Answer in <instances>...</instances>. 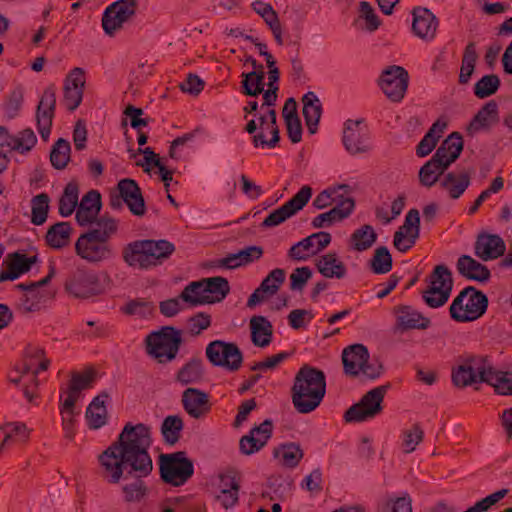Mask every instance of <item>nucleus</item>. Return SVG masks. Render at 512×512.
Returning a JSON list of instances; mask_svg holds the SVG:
<instances>
[{
  "label": "nucleus",
  "mask_w": 512,
  "mask_h": 512,
  "mask_svg": "<svg viewBox=\"0 0 512 512\" xmlns=\"http://www.w3.org/2000/svg\"><path fill=\"white\" fill-rule=\"evenodd\" d=\"M180 299L190 306L209 304V296L204 291L203 280L189 283L181 292Z\"/></svg>",
  "instance_id": "obj_48"
},
{
  "label": "nucleus",
  "mask_w": 512,
  "mask_h": 512,
  "mask_svg": "<svg viewBox=\"0 0 512 512\" xmlns=\"http://www.w3.org/2000/svg\"><path fill=\"white\" fill-rule=\"evenodd\" d=\"M318 271L326 278L342 279L347 274L345 264L335 252L321 256L316 263Z\"/></svg>",
  "instance_id": "obj_38"
},
{
  "label": "nucleus",
  "mask_w": 512,
  "mask_h": 512,
  "mask_svg": "<svg viewBox=\"0 0 512 512\" xmlns=\"http://www.w3.org/2000/svg\"><path fill=\"white\" fill-rule=\"evenodd\" d=\"M389 389V384L377 386L365 393L360 401L349 407L344 413L347 423H360L371 420L381 414L383 400Z\"/></svg>",
  "instance_id": "obj_7"
},
{
  "label": "nucleus",
  "mask_w": 512,
  "mask_h": 512,
  "mask_svg": "<svg viewBox=\"0 0 512 512\" xmlns=\"http://www.w3.org/2000/svg\"><path fill=\"white\" fill-rule=\"evenodd\" d=\"M38 261L36 255L27 257L20 252H13L6 256L2 263V271L0 272V282L13 281L22 274L30 271L33 264Z\"/></svg>",
  "instance_id": "obj_21"
},
{
  "label": "nucleus",
  "mask_w": 512,
  "mask_h": 512,
  "mask_svg": "<svg viewBox=\"0 0 512 512\" xmlns=\"http://www.w3.org/2000/svg\"><path fill=\"white\" fill-rule=\"evenodd\" d=\"M488 298L472 286L464 288L450 305L451 318L457 322L474 321L487 310Z\"/></svg>",
  "instance_id": "obj_5"
},
{
  "label": "nucleus",
  "mask_w": 512,
  "mask_h": 512,
  "mask_svg": "<svg viewBox=\"0 0 512 512\" xmlns=\"http://www.w3.org/2000/svg\"><path fill=\"white\" fill-rule=\"evenodd\" d=\"M78 186L70 182L66 185L64 192L59 200V213L63 217L70 216L78 204Z\"/></svg>",
  "instance_id": "obj_56"
},
{
  "label": "nucleus",
  "mask_w": 512,
  "mask_h": 512,
  "mask_svg": "<svg viewBox=\"0 0 512 512\" xmlns=\"http://www.w3.org/2000/svg\"><path fill=\"white\" fill-rule=\"evenodd\" d=\"M243 80L241 82V91L247 96H257L264 90V70L259 65V71H251L242 73Z\"/></svg>",
  "instance_id": "obj_47"
},
{
  "label": "nucleus",
  "mask_w": 512,
  "mask_h": 512,
  "mask_svg": "<svg viewBox=\"0 0 512 512\" xmlns=\"http://www.w3.org/2000/svg\"><path fill=\"white\" fill-rule=\"evenodd\" d=\"M175 246L167 240H136L122 250L123 261L132 268L148 270L170 258Z\"/></svg>",
  "instance_id": "obj_3"
},
{
  "label": "nucleus",
  "mask_w": 512,
  "mask_h": 512,
  "mask_svg": "<svg viewBox=\"0 0 512 512\" xmlns=\"http://www.w3.org/2000/svg\"><path fill=\"white\" fill-rule=\"evenodd\" d=\"M461 360L469 373L476 375V381L483 383L482 379H484L486 374L490 371V365L492 363L489 358L482 355H471Z\"/></svg>",
  "instance_id": "obj_51"
},
{
  "label": "nucleus",
  "mask_w": 512,
  "mask_h": 512,
  "mask_svg": "<svg viewBox=\"0 0 512 512\" xmlns=\"http://www.w3.org/2000/svg\"><path fill=\"white\" fill-rule=\"evenodd\" d=\"M181 402L184 410L195 419L201 418L210 410L208 394L196 388L184 390Z\"/></svg>",
  "instance_id": "obj_28"
},
{
  "label": "nucleus",
  "mask_w": 512,
  "mask_h": 512,
  "mask_svg": "<svg viewBox=\"0 0 512 512\" xmlns=\"http://www.w3.org/2000/svg\"><path fill=\"white\" fill-rule=\"evenodd\" d=\"M128 152L130 154V158L132 159H135L139 154L144 155L143 160L136 161V165L142 167L145 172H150L152 166H155L159 169L163 165L159 155L156 154L150 147H146L144 149L138 148L137 151L129 149Z\"/></svg>",
  "instance_id": "obj_63"
},
{
  "label": "nucleus",
  "mask_w": 512,
  "mask_h": 512,
  "mask_svg": "<svg viewBox=\"0 0 512 512\" xmlns=\"http://www.w3.org/2000/svg\"><path fill=\"white\" fill-rule=\"evenodd\" d=\"M344 372L350 376L362 374L366 378L376 379L383 372L382 364L377 360H370L368 349L363 344H353L342 352Z\"/></svg>",
  "instance_id": "obj_6"
},
{
  "label": "nucleus",
  "mask_w": 512,
  "mask_h": 512,
  "mask_svg": "<svg viewBox=\"0 0 512 512\" xmlns=\"http://www.w3.org/2000/svg\"><path fill=\"white\" fill-rule=\"evenodd\" d=\"M94 223L95 226L88 231L97 236L109 240L113 235L117 233L118 221L106 214L97 218Z\"/></svg>",
  "instance_id": "obj_61"
},
{
  "label": "nucleus",
  "mask_w": 512,
  "mask_h": 512,
  "mask_svg": "<svg viewBox=\"0 0 512 512\" xmlns=\"http://www.w3.org/2000/svg\"><path fill=\"white\" fill-rule=\"evenodd\" d=\"M412 31L415 36L425 42H430L436 37L438 29L437 17L427 8L417 7L412 12Z\"/></svg>",
  "instance_id": "obj_22"
},
{
  "label": "nucleus",
  "mask_w": 512,
  "mask_h": 512,
  "mask_svg": "<svg viewBox=\"0 0 512 512\" xmlns=\"http://www.w3.org/2000/svg\"><path fill=\"white\" fill-rule=\"evenodd\" d=\"M396 317L395 330L404 332L412 329H426L430 326V320L411 306H398L394 309Z\"/></svg>",
  "instance_id": "obj_27"
},
{
  "label": "nucleus",
  "mask_w": 512,
  "mask_h": 512,
  "mask_svg": "<svg viewBox=\"0 0 512 512\" xmlns=\"http://www.w3.org/2000/svg\"><path fill=\"white\" fill-rule=\"evenodd\" d=\"M267 120L269 123H267V129L270 130L272 134V138L267 141L265 139V136L263 133H258L253 137V143L255 146L261 145H267L269 147H275L276 144L279 142V129L276 124V111L274 109H269L267 112Z\"/></svg>",
  "instance_id": "obj_62"
},
{
  "label": "nucleus",
  "mask_w": 512,
  "mask_h": 512,
  "mask_svg": "<svg viewBox=\"0 0 512 512\" xmlns=\"http://www.w3.org/2000/svg\"><path fill=\"white\" fill-rule=\"evenodd\" d=\"M49 201V196L46 193L38 194L32 198L31 222L34 225H42L45 223L49 210Z\"/></svg>",
  "instance_id": "obj_58"
},
{
  "label": "nucleus",
  "mask_w": 512,
  "mask_h": 512,
  "mask_svg": "<svg viewBox=\"0 0 512 512\" xmlns=\"http://www.w3.org/2000/svg\"><path fill=\"white\" fill-rule=\"evenodd\" d=\"M95 379V372L92 369L86 370L83 373H72L67 396L64 400H71L76 403L80 398V393L91 387Z\"/></svg>",
  "instance_id": "obj_42"
},
{
  "label": "nucleus",
  "mask_w": 512,
  "mask_h": 512,
  "mask_svg": "<svg viewBox=\"0 0 512 512\" xmlns=\"http://www.w3.org/2000/svg\"><path fill=\"white\" fill-rule=\"evenodd\" d=\"M331 242L328 232H317L294 244L288 252L289 257L297 261H305L325 249Z\"/></svg>",
  "instance_id": "obj_19"
},
{
  "label": "nucleus",
  "mask_w": 512,
  "mask_h": 512,
  "mask_svg": "<svg viewBox=\"0 0 512 512\" xmlns=\"http://www.w3.org/2000/svg\"><path fill=\"white\" fill-rule=\"evenodd\" d=\"M108 398V393L102 392L87 407L85 417L89 428L99 429L106 424L108 412L105 402Z\"/></svg>",
  "instance_id": "obj_36"
},
{
  "label": "nucleus",
  "mask_w": 512,
  "mask_h": 512,
  "mask_svg": "<svg viewBox=\"0 0 512 512\" xmlns=\"http://www.w3.org/2000/svg\"><path fill=\"white\" fill-rule=\"evenodd\" d=\"M274 456L279 459L281 465L294 468L303 458V451L296 443H286L274 450Z\"/></svg>",
  "instance_id": "obj_46"
},
{
  "label": "nucleus",
  "mask_w": 512,
  "mask_h": 512,
  "mask_svg": "<svg viewBox=\"0 0 512 512\" xmlns=\"http://www.w3.org/2000/svg\"><path fill=\"white\" fill-rule=\"evenodd\" d=\"M428 286L452 292L453 278L449 268L445 265H437L429 275Z\"/></svg>",
  "instance_id": "obj_54"
},
{
  "label": "nucleus",
  "mask_w": 512,
  "mask_h": 512,
  "mask_svg": "<svg viewBox=\"0 0 512 512\" xmlns=\"http://www.w3.org/2000/svg\"><path fill=\"white\" fill-rule=\"evenodd\" d=\"M150 428L139 423H127L118 440L99 455L101 476L111 484H117L123 470L137 477H146L153 469L152 459L148 453L151 446Z\"/></svg>",
  "instance_id": "obj_1"
},
{
  "label": "nucleus",
  "mask_w": 512,
  "mask_h": 512,
  "mask_svg": "<svg viewBox=\"0 0 512 512\" xmlns=\"http://www.w3.org/2000/svg\"><path fill=\"white\" fill-rule=\"evenodd\" d=\"M71 146L70 143L59 138L52 146L50 152V161L55 169H64L70 160Z\"/></svg>",
  "instance_id": "obj_53"
},
{
  "label": "nucleus",
  "mask_w": 512,
  "mask_h": 512,
  "mask_svg": "<svg viewBox=\"0 0 512 512\" xmlns=\"http://www.w3.org/2000/svg\"><path fill=\"white\" fill-rule=\"evenodd\" d=\"M203 374L202 360L192 358L177 372L176 380L182 385L196 384L202 380Z\"/></svg>",
  "instance_id": "obj_45"
},
{
  "label": "nucleus",
  "mask_w": 512,
  "mask_h": 512,
  "mask_svg": "<svg viewBox=\"0 0 512 512\" xmlns=\"http://www.w3.org/2000/svg\"><path fill=\"white\" fill-rule=\"evenodd\" d=\"M498 105L494 100H490L477 112L469 124L468 130L476 133L480 130L489 129L498 122Z\"/></svg>",
  "instance_id": "obj_35"
},
{
  "label": "nucleus",
  "mask_w": 512,
  "mask_h": 512,
  "mask_svg": "<svg viewBox=\"0 0 512 512\" xmlns=\"http://www.w3.org/2000/svg\"><path fill=\"white\" fill-rule=\"evenodd\" d=\"M251 341L257 347H267L273 338V326L264 316H253L249 322Z\"/></svg>",
  "instance_id": "obj_34"
},
{
  "label": "nucleus",
  "mask_w": 512,
  "mask_h": 512,
  "mask_svg": "<svg viewBox=\"0 0 512 512\" xmlns=\"http://www.w3.org/2000/svg\"><path fill=\"white\" fill-rule=\"evenodd\" d=\"M117 191L133 215L141 217L145 214V201L135 180L129 178L120 180Z\"/></svg>",
  "instance_id": "obj_24"
},
{
  "label": "nucleus",
  "mask_w": 512,
  "mask_h": 512,
  "mask_svg": "<svg viewBox=\"0 0 512 512\" xmlns=\"http://www.w3.org/2000/svg\"><path fill=\"white\" fill-rule=\"evenodd\" d=\"M408 82V72L401 66L392 65L382 71L379 86L392 102H400L405 96Z\"/></svg>",
  "instance_id": "obj_13"
},
{
  "label": "nucleus",
  "mask_w": 512,
  "mask_h": 512,
  "mask_svg": "<svg viewBox=\"0 0 512 512\" xmlns=\"http://www.w3.org/2000/svg\"><path fill=\"white\" fill-rule=\"evenodd\" d=\"M159 466L162 480L173 486L185 484L194 473L193 462L182 451L160 455Z\"/></svg>",
  "instance_id": "obj_8"
},
{
  "label": "nucleus",
  "mask_w": 512,
  "mask_h": 512,
  "mask_svg": "<svg viewBox=\"0 0 512 512\" xmlns=\"http://www.w3.org/2000/svg\"><path fill=\"white\" fill-rule=\"evenodd\" d=\"M85 82V72L80 67L73 68L66 76L63 103L68 110L73 111L81 104Z\"/></svg>",
  "instance_id": "obj_20"
},
{
  "label": "nucleus",
  "mask_w": 512,
  "mask_h": 512,
  "mask_svg": "<svg viewBox=\"0 0 512 512\" xmlns=\"http://www.w3.org/2000/svg\"><path fill=\"white\" fill-rule=\"evenodd\" d=\"M483 383L491 385L495 392L500 395L512 394V375L509 372H504L495 369L493 364L490 365V371L482 379Z\"/></svg>",
  "instance_id": "obj_43"
},
{
  "label": "nucleus",
  "mask_w": 512,
  "mask_h": 512,
  "mask_svg": "<svg viewBox=\"0 0 512 512\" xmlns=\"http://www.w3.org/2000/svg\"><path fill=\"white\" fill-rule=\"evenodd\" d=\"M462 149V136L458 132H453L441 143L433 158L448 168L459 157Z\"/></svg>",
  "instance_id": "obj_32"
},
{
  "label": "nucleus",
  "mask_w": 512,
  "mask_h": 512,
  "mask_svg": "<svg viewBox=\"0 0 512 512\" xmlns=\"http://www.w3.org/2000/svg\"><path fill=\"white\" fill-rule=\"evenodd\" d=\"M16 371L18 373H20L21 375L16 376V377H14L12 375L9 376L10 381L15 384H18L24 375L28 374L29 372L32 373L31 384L26 385L23 390L26 399L32 403L34 401V399L37 397V395L35 393V389L38 385L37 380H36V375L39 373V371H42L41 369H39V360H36L33 358H31V359L25 358L24 362L20 366L16 367Z\"/></svg>",
  "instance_id": "obj_37"
},
{
  "label": "nucleus",
  "mask_w": 512,
  "mask_h": 512,
  "mask_svg": "<svg viewBox=\"0 0 512 512\" xmlns=\"http://www.w3.org/2000/svg\"><path fill=\"white\" fill-rule=\"evenodd\" d=\"M0 431L4 434V443H9L14 438L26 441L30 434L26 425L20 422L5 423L0 426Z\"/></svg>",
  "instance_id": "obj_64"
},
{
  "label": "nucleus",
  "mask_w": 512,
  "mask_h": 512,
  "mask_svg": "<svg viewBox=\"0 0 512 512\" xmlns=\"http://www.w3.org/2000/svg\"><path fill=\"white\" fill-rule=\"evenodd\" d=\"M37 143V138L32 129H24L18 136L10 135L7 148L19 153H26L30 151Z\"/></svg>",
  "instance_id": "obj_55"
},
{
  "label": "nucleus",
  "mask_w": 512,
  "mask_h": 512,
  "mask_svg": "<svg viewBox=\"0 0 512 512\" xmlns=\"http://www.w3.org/2000/svg\"><path fill=\"white\" fill-rule=\"evenodd\" d=\"M477 61V53L475 49L474 43H469L464 51L462 57V64L460 68L459 74V83L467 84L470 81V78L474 72L475 64Z\"/></svg>",
  "instance_id": "obj_57"
},
{
  "label": "nucleus",
  "mask_w": 512,
  "mask_h": 512,
  "mask_svg": "<svg viewBox=\"0 0 512 512\" xmlns=\"http://www.w3.org/2000/svg\"><path fill=\"white\" fill-rule=\"evenodd\" d=\"M312 196V188L304 185L301 189L285 204L272 211L262 222L261 226L271 228L278 226L287 219L294 216L309 202Z\"/></svg>",
  "instance_id": "obj_12"
},
{
  "label": "nucleus",
  "mask_w": 512,
  "mask_h": 512,
  "mask_svg": "<svg viewBox=\"0 0 512 512\" xmlns=\"http://www.w3.org/2000/svg\"><path fill=\"white\" fill-rule=\"evenodd\" d=\"M370 268L375 274H385L392 269V257L387 247H378L370 260Z\"/></svg>",
  "instance_id": "obj_60"
},
{
  "label": "nucleus",
  "mask_w": 512,
  "mask_h": 512,
  "mask_svg": "<svg viewBox=\"0 0 512 512\" xmlns=\"http://www.w3.org/2000/svg\"><path fill=\"white\" fill-rule=\"evenodd\" d=\"M355 207L354 200L350 197L341 199L332 209L317 215L312 220L313 228H322L332 225L337 221L347 218Z\"/></svg>",
  "instance_id": "obj_30"
},
{
  "label": "nucleus",
  "mask_w": 512,
  "mask_h": 512,
  "mask_svg": "<svg viewBox=\"0 0 512 512\" xmlns=\"http://www.w3.org/2000/svg\"><path fill=\"white\" fill-rule=\"evenodd\" d=\"M446 169L444 164L432 157L419 171L420 183L426 187L433 186Z\"/></svg>",
  "instance_id": "obj_50"
},
{
  "label": "nucleus",
  "mask_w": 512,
  "mask_h": 512,
  "mask_svg": "<svg viewBox=\"0 0 512 512\" xmlns=\"http://www.w3.org/2000/svg\"><path fill=\"white\" fill-rule=\"evenodd\" d=\"M285 280V271L280 268L273 269L261 282L260 286L249 296L248 307H253L263 302L266 296L277 293Z\"/></svg>",
  "instance_id": "obj_26"
},
{
  "label": "nucleus",
  "mask_w": 512,
  "mask_h": 512,
  "mask_svg": "<svg viewBox=\"0 0 512 512\" xmlns=\"http://www.w3.org/2000/svg\"><path fill=\"white\" fill-rule=\"evenodd\" d=\"M71 226L68 222H59L49 228L46 234L47 243L53 248H61L68 244Z\"/></svg>",
  "instance_id": "obj_52"
},
{
  "label": "nucleus",
  "mask_w": 512,
  "mask_h": 512,
  "mask_svg": "<svg viewBox=\"0 0 512 512\" xmlns=\"http://www.w3.org/2000/svg\"><path fill=\"white\" fill-rule=\"evenodd\" d=\"M202 280L204 291L209 296V304L222 301L230 292L229 282L224 277L216 276Z\"/></svg>",
  "instance_id": "obj_44"
},
{
  "label": "nucleus",
  "mask_w": 512,
  "mask_h": 512,
  "mask_svg": "<svg viewBox=\"0 0 512 512\" xmlns=\"http://www.w3.org/2000/svg\"><path fill=\"white\" fill-rule=\"evenodd\" d=\"M136 0H117L104 11L102 27L109 36H114L136 13Z\"/></svg>",
  "instance_id": "obj_11"
},
{
  "label": "nucleus",
  "mask_w": 512,
  "mask_h": 512,
  "mask_svg": "<svg viewBox=\"0 0 512 512\" xmlns=\"http://www.w3.org/2000/svg\"><path fill=\"white\" fill-rule=\"evenodd\" d=\"M206 357L212 365L231 372L239 370L243 362V354L239 347L235 343L222 340H215L207 345Z\"/></svg>",
  "instance_id": "obj_9"
},
{
  "label": "nucleus",
  "mask_w": 512,
  "mask_h": 512,
  "mask_svg": "<svg viewBox=\"0 0 512 512\" xmlns=\"http://www.w3.org/2000/svg\"><path fill=\"white\" fill-rule=\"evenodd\" d=\"M326 393V377L323 371L310 365H303L295 375L291 388L294 408L301 414L314 411Z\"/></svg>",
  "instance_id": "obj_2"
},
{
  "label": "nucleus",
  "mask_w": 512,
  "mask_h": 512,
  "mask_svg": "<svg viewBox=\"0 0 512 512\" xmlns=\"http://www.w3.org/2000/svg\"><path fill=\"white\" fill-rule=\"evenodd\" d=\"M500 84V78L496 74L484 75L476 82L474 94L479 99L487 98L497 92Z\"/></svg>",
  "instance_id": "obj_59"
},
{
  "label": "nucleus",
  "mask_w": 512,
  "mask_h": 512,
  "mask_svg": "<svg viewBox=\"0 0 512 512\" xmlns=\"http://www.w3.org/2000/svg\"><path fill=\"white\" fill-rule=\"evenodd\" d=\"M505 250L504 240L496 234L481 233L474 245L475 255L483 261L497 259L504 255Z\"/></svg>",
  "instance_id": "obj_25"
},
{
  "label": "nucleus",
  "mask_w": 512,
  "mask_h": 512,
  "mask_svg": "<svg viewBox=\"0 0 512 512\" xmlns=\"http://www.w3.org/2000/svg\"><path fill=\"white\" fill-rule=\"evenodd\" d=\"M377 240V234L371 225L365 224L356 229L349 238L350 248L357 252L370 249Z\"/></svg>",
  "instance_id": "obj_41"
},
{
  "label": "nucleus",
  "mask_w": 512,
  "mask_h": 512,
  "mask_svg": "<svg viewBox=\"0 0 512 512\" xmlns=\"http://www.w3.org/2000/svg\"><path fill=\"white\" fill-rule=\"evenodd\" d=\"M75 250L78 256L91 263L106 261L113 256L109 240L89 231L81 234L77 239Z\"/></svg>",
  "instance_id": "obj_10"
},
{
  "label": "nucleus",
  "mask_w": 512,
  "mask_h": 512,
  "mask_svg": "<svg viewBox=\"0 0 512 512\" xmlns=\"http://www.w3.org/2000/svg\"><path fill=\"white\" fill-rule=\"evenodd\" d=\"M272 421L265 420L250 430L248 435L240 439L239 447L242 454L251 455L263 448L272 435Z\"/></svg>",
  "instance_id": "obj_23"
},
{
  "label": "nucleus",
  "mask_w": 512,
  "mask_h": 512,
  "mask_svg": "<svg viewBox=\"0 0 512 512\" xmlns=\"http://www.w3.org/2000/svg\"><path fill=\"white\" fill-rule=\"evenodd\" d=\"M184 423L180 416L169 415L167 416L161 425V433L164 441L169 445L176 444L183 430Z\"/></svg>",
  "instance_id": "obj_49"
},
{
  "label": "nucleus",
  "mask_w": 512,
  "mask_h": 512,
  "mask_svg": "<svg viewBox=\"0 0 512 512\" xmlns=\"http://www.w3.org/2000/svg\"><path fill=\"white\" fill-rule=\"evenodd\" d=\"M181 344V331L172 326H164L157 331H152L145 338L146 353L159 363L174 360Z\"/></svg>",
  "instance_id": "obj_4"
},
{
  "label": "nucleus",
  "mask_w": 512,
  "mask_h": 512,
  "mask_svg": "<svg viewBox=\"0 0 512 512\" xmlns=\"http://www.w3.org/2000/svg\"><path fill=\"white\" fill-rule=\"evenodd\" d=\"M420 235V215L417 209H411L404 223L394 234L393 245L400 252L411 249Z\"/></svg>",
  "instance_id": "obj_18"
},
{
  "label": "nucleus",
  "mask_w": 512,
  "mask_h": 512,
  "mask_svg": "<svg viewBox=\"0 0 512 512\" xmlns=\"http://www.w3.org/2000/svg\"><path fill=\"white\" fill-rule=\"evenodd\" d=\"M470 185L468 172H450L441 181V186L448 192L452 199H458Z\"/></svg>",
  "instance_id": "obj_40"
},
{
  "label": "nucleus",
  "mask_w": 512,
  "mask_h": 512,
  "mask_svg": "<svg viewBox=\"0 0 512 512\" xmlns=\"http://www.w3.org/2000/svg\"><path fill=\"white\" fill-rule=\"evenodd\" d=\"M54 270L51 269L50 273L43 279L29 284H18L17 289L24 291L19 299L18 310L23 314L39 311L46 299V294L41 290L52 278Z\"/></svg>",
  "instance_id": "obj_16"
},
{
  "label": "nucleus",
  "mask_w": 512,
  "mask_h": 512,
  "mask_svg": "<svg viewBox=\"0 0 512 512\" xmlns=\"http://www.w3.org/2000/svg\"><path fill=\"white\" fill-rule=\"evenodd\" d=\"M55 107L56 88L50 85L44 90L36 111L37 129L44 141L48 140L51 133Z\"/></svg>",
  "instance_id": "obj_17"
},
{
  "label": "nucleus",
  "mask_w": 512,
  "mask_h": 512,
  "mask_svg": "<svg viewBox=\"0 0 512 512\" xmlns=\"http://www.w3.org/2000/svg\"><path fill=\"white\" fill-rule=\"evenodd\" d=\"M66 291L75 298H89L102 292L98 276L93 272L77 270L65 283Z\"/></svg>",
  "instance_id": "obj_15"
},
{
  "label": "nucleus",
  "mask_w": 512,
  "mask_h": 512,
  "mask_svg": "<svg viewBox=\"0 0 512 512\" xmlns=\"http://www.w3.org/2000/svg\"><path fill=\"white\" fill-rule=\"evenodd\" d=\"M101 209V195L96 190L87 192L76 210V220L80 226L94 223Z\"/></svg>",
  "instance_id": "obj_29"
},
{
  "label": "nucleus",
  "mask_w": 512,
  "mask_h": 512,
  "mask_svg": "<svg viewBox=\"0 0 512 512\" xmlns=\"http://www.w3.org/2000/svg\"><path fill=\"white\" fill-rule=\"evenodd\" d=\"M342 142L346 151L357 155L370 151L369 135L362 120H347L344 123Z\"/></svg>",
  "instance_id": "obj_14"
},
{
  "label": "nucleus",
  "mask_w": 512,
  "mask_h": 512,
  "mask_svg": "<svg viewBox=\"0 0 512 512\" xmlns=\"http://www.w3.org/2000/svg\"><path fill=\"white\" fill-rule=\"evenodd\" d=\"M458 273L468 280L487 282L491 273L490 270L469 255H462L456 263Z\"/></svg>",
  "instance_id": "obj_31"
},
{
  "label": "nucleus",
  "mask_w": 512,
  "mask_h": 512,
  "mask_svg": "<svg viewBox=\"0 0 512 512\" xmlns=\"http://www.w3.org/2000/svg\"><path fill=\"white\" fill-rule=\"evenodd\" d=\"M303 115L306 125L311 134L317 130V125L322 114V104L314 92H307L303 98Z\"/></svg>",
  "instance_id": "obj_39"
},
{
  "label": "nucleus",
  "mask_w": 512,
  "mask_h": 512,
  "mask_svg": "<svg viewBox=\"0 0 512 512\" xmlns=\"http://www.w3.org/2000/svg\"><path fill=\"white\" fill-rule=\"evenodd\" d=\"M251 7L269 27L277 44L282 45V26L278 14L273 9L271 4L263 2L261 0H256L252 2Z\"/></svg>",
  "instance_id": "obj_33"
}]
</instances>
